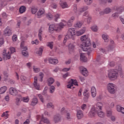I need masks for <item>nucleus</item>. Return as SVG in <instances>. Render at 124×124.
<instances>
[{"mask_svg": "<svg viewBox=\"0 0 124 124\" xmlns=\"http://www.w3.org/2000/svg\"><path fill=\"white\" fill-rule=\"evenodd\" d=\"M80 40L83 42V45L80 46V48L84 52H88V54L92 53V48H91V40L89 36L84 35L80 37Z\"/></svg>", "mask_w": 124, "mask_h": 124, "instance_id": "obj_1", "label": "nucleus"}, {"mask_svg": "<svg viewBox=\"0 0 124 124\" xmlns=\"http://www.w3.org/2000/svg\"><path fill=\"white\" fill-rule=\"evenodd\" d=\"M119 72L120 73V76L123 77L122 73H123V70L122 69V65H118L116 69L109 70L108 71V75L106 77H108L110 80H116L119 77Z\"/></svg>", "mask_w": 124, "mask_h": 124, "instance_id": "obj_2", "label": "nucleus"}, {"mask_svg": "<svg viewBox=\"0 0 124 124\" xmlns=\"http://www.w3.org/2000/svg\"><path fill=\"white\" fill-rule=\"evenodd\" d=\"M65 26H66V22L64 21V19L62 20L61 22L58 24L50 25L48 28V31L51 33L54 31H60Z\"/></svg>", "mask_w": 124, "mask_h": 124, "instance_id": "obj_3", "label": "nucleus"}, {"mask_svg": "<svg viewBox=\"0 0 124 124\" xmlns=\"http://www.w3.org/2000/svg\"><path fill=\"white\" fill-rule=\"evenodd\" d=\"M76 35V31H75V29L74 28H70L69 29L67 35L65 36L63 43L65 44V43H66V40L69 39V38H72V39H74V36Z\"/></svg>", "mask_w": 124, "mask_h": 124, "instance_id": "obj_4", "label": "nucleus"}, {"mask_svg": "<svg viewBox=\"0 0 124 124\" xmlns=\"http://www.w3.org/2000/svg\"><path fill=\"white\" fill-rule=\"evenodd\" d=\"M107 90L111 94H114L117 92V87L113 83H109L108 84Z\"/></svg>", "mask_w": 124, "mask_h": 124, "instance_id": "obj_5", "label": "nucleus"}, {"mask_svg": "<svg viewBox=\"0 0 124 124\" xmlns=\"http://www.w3.org/2000/svg\"><path fill=\"white\" fill-rule=\"evenodd\" d=\"M114 10L118 11V12L112 14L111 16L112 17H113V18H114V19H117V18L119 17V14H121V13H122L124 11V7L118 9V7H117V6H114Z\"/></svg>", "mask_w": 124, "mask_h": 124, "instance_id": "obj_6", "label": "nucleus"}, {"mask_svg": "<svg viewBox=\"0 0 124 124\" xmlns=\"http://www.w3.org/2000/svg\"><path fill=\"white\" fill-rule=\"evenodd\" d=\"M3 35L5 36H10L12 35V30L11 28L7 27L3 31Z\"/></svg>", "mask_w": 124, "mask_h": 124, "instance_id": "obj_7", "label": "nucleus"}, {"mask_svg": "<svg viewBox=\"0 0 124 124\" xmlns=\"http://www.w3.org/2000/svg\"><path fill=\"white\" fill-rule=\"evenodd\" d=\"M96 115V110H95V107L94 106H93L91 108L90 111L88 113V116L90 118H93L95 117Z\"/></svg>", "mask_w": 124, "mask_h": 124, "instance_id": "obj_8", "label": "nucleus"}, {"mask_svg": "<svg viewBox=\"0 0 124 124\" xmlns=\"http://www.w3.org/2000/svg\"><path fill=\"white\" fill-rule=\"evenodd\" d=\"M19 92L20 91L17 90L16 88L13 87H11L9 90V93L11 95H17Z\"/></svg>", "mask_w": 124, "mask_h": 124, "instance_id": "obj_9", "label": "nucleus"}, {"mask_svg": "<svg viewBox=\"0 0 124 124\" xmlns=\"http://www.w3.org/2000/svg\"><path fill=\"white\" fill-rule=\"evenodd\" d=\"M111 12H112V9L109 7H107L104 9L103 11L100 12L99 14L101 15H104V14H109Z\"/></svg>", "mask_w": 124, "mask_h": 124, "instance_id": "obj_10", "label": "nucleus"}, {"mask_svg": "<svg viewBox=\"0 0 124 124\" xmlns=\"http://www.w3.org/2000/svg\"><path fill=\"white\" fill-rule=\"evenodd\" d=\"M68 49L69 54H72L74 52V50H75V46L73 43H70L68 45Z\"/></svg>", "mask_w": 124, "mask_h": 124, "instance_id": "obj_11", "label": "nucleus"}, {"mask_svg": "<svg viewBox=\"0 0 124 124\" xmlns=\"http://www.w3.org/2000/svg\"><path fill=\"white\" fill-rule=\"evenodd\" d=\"M80 71L83 76L87 77L89 75V72H88L87 68L83 66L80 67Z\"/></svg>", "mask_w": 124, "mask_h": 124, "instance_id": "obj_12", "label": "nucleus"}, {"mask_svg": "<svg viewBox=\"0 0 124 124\" xmlns=\"http://www.w3.org/2000/svg\"><path fill=\"white\" fill-rule=\"evenodd\" d=\"M33 86L36 90H37L38 91L40 90V85H39V83H37V77H35L34 78Z\"/></svg>", "mask_w": 124, "mask_h": 124, "instance_id": "obj_13", "label": "nucleus"}, {"mask_svg": "<svg viewBox=\"0 0 124 124\" xmlns=\"http://www.w3.org/2000/svg\"><path fill=\"white\" fill-rule=\"evenodd\" d=\"M75 20V16H71L68 21H66V20H64V21L66 23V26L68 25L69 27H71V26H72V23H73V22H74Z\"/></svg>", "mask_w": 124, "mask_h": 124, "instance_id": "obj_14", "label": "nucleus"}, {"mask_svg": "<svg viewBox=\"0 0 124 124\" xmlns=\"http://www.w3.org/2000/svg\"><path fill=\"white\" fill-rule=\"evenodd\" d=\"M3 56L4 59H6V60H9L11 58V54L9 51L6 53V50L4 49L3 52Z\"/></svg>", "mask_w": 124, "mask_h": 124, "instance_id": "obj_15", "label": "nucleus"}, {"mask_svg": "<svg viewBox=\"0 0 124 124\" xmlns=\"http://www.w3.org/2000/svg\"><path fill=\"white\" fill-rule=\"evenodd\" d=\"M80 60L83 62H88V58L86 56V54L81 53L80 55Z\"/></svg>", "mask_w": 124, "mask_h": 124, "instance_id": "obj_16", "label": "nucleus"}, {"mask_svg": "<svg viewBox=\"0 0 124 124\" xmlns=\"http://www.w3.org/2000/svg\"><path fill=\"white\" fill-rule=\"evenodd\" d=\"M85 32H86V27H84L82 29L77 31L76 32V35H77V36H80V35L84 34Z\"/></svg>", "mask_w": 124, "mask_h": 124, "instance_id": "obj_17", "label": "nucleus"}, {"mask_svg": "<svg viewBox=\"0 0 124 124\" xmlns=\"http://www.w3.org/2000/svg\"><path fill=\"white\" fill-rule=\"evenodd\" d=\"M44 14H45V10H44V9H40L37 13V16L38 18H41Z\"/></svg>", "mask_w": 124, "mask_h": 124, "instance_id": "obj_18", "label": "nucleus"}, {"mask_svg": "<svg viewBox=\"0 0 124 124\" xmlns=\"http://www.w3.org/2000/svg\"><path fill=\"white\" fill-rule=\"evenodd\" d=\"M77 117L78 120H81L82 118L84 117L83 111L81 110H78L77 111Z\"/></svg>", "mask_w": 124, "mask_h": 124, "instance_id": "obj_19", "label": "nucleus"}, {"mask_svg": "<svg viewBox=\"0 0 124 124\" xmlns=\"http://www.w3.org/2000/svg\"><path fill=\"white\" fill-rule=\"evenodd\" d=\"M91 93L92 97L94 98L96 96V89H95V87L93 86L91 87Z\"/></svg>", "mask_w": 124, "mask_h": 124, "instance_id": "obj_20", "label": "nucleus"}, {"mask_svg": "<svg viewBox=\"0 0 124 124\" xmlns=\"http://www.w3.org/2000/svg\"><path fill=\"white\" fill-rule=\"evenodd\" d=\"M59 4L62 9H65L66 8H69V6L66 2H60Z\"/></svg>", "mask_w": 124, "mask_h": 124, "instance_id": "obj_21", "label": "nucleus"}, {"mask_svg": "<svg viewBox=\"0 0 124 124\" xmlns=\"http://www.w3.org/2000/svg\"><path fill=\"white\" fill-rule=\"evenodd\" d=\"M89 9V8L88 6H85L83 7H81L78 9V15H81V13H83L84 11H86V10H88Z\"/></svg>", "mask_w": 124, "mask_h": 124, "instance_id": "obj_22", "label": "nucleus"}, {"mask_svg": "<svg viewBox=\"0 0 124 124\" xmlns=\"http://www.w3.org/2000/svg\"><path fill=\"white\" fill-rule=\"evenodd\" d=\"M53 121L55 124L59 123V122H61V116L59 114H56L53 117Z\"/></svg>", "mask_w": 124, "mask_h": 124, "instance_id": "obj_23", "label": "nucleus"}, {"mask_svg": "<svg viewBox=\"0 0 124 124\" xmlns=\"http://www.w3.org/2000/svg\"><path fill=\"white\" fill-rule=\"evenodd\" d=\"M22 49L23 50L22 51V54L24 57H29V53H28V51H27V50H28V47L25 46L24 48Z\"/></svg>", "mask_w": 124, "mask_h": 124, "instance_id": "obj_24", "label": "nucleus"}, {"mask_svg": "<svg viewBox=\"0 0 124 124\" xmlns=\"http://www.w3.org/2000/svg\"><path fill=\"white\" fill-rule=\"evenodd\" d=\"M41 122H43L44 124H50V120L47 118H44V116L42 115L41 119Z\"/></svg>", "mask_w": 124, "mask_h": 124, "instance_id": "obj_25", "label": "nucleus"}, {"mask_svg": "<svg viewBox=\"0 0 124 124\" xmlns=\"http://www.w3.org/2000/svg\"><path fill=\"white\" fill-rule=\"evenodd\" d=\"M48 61L49 63H51L52 64H57V63H59V61L57 59L49 58Z\"/></svg>", "mask_w": 124, "mask_h": 124, "instance_id": "obj_26", "label": "nucleus"}, {"mask_svg": "<svg viewBox=\"0 0 124 124\" xmlns=\"http://www.w3.org/2000/svg\"><path fill=\"white\" fill-rule=\"evenodd\" d=\"M37 103H38V100L35 97L32 99L31 105V106H35Z\"/></svg>", "mask_w": 124, "mask_h": 124, "instance_id": "obj_27", "label": "nucleus"}, {"mask_svg": "<svg viewBox=\"0 0 124 124\" xmlns=\"http://www.w3.org/2000/svg\"><path fill=\"white\" fill-rule=\"evenodd\" d=\"M116 109L118 112H121L122 114H124V108L123 107L118 105L116 107Z\"/></svg>", "mask_w": 124, "mask_h": 124, "instance_id": "obj_28", "label": "nucleus"}, {"mask_svg": "<svg viewBox=\"0 0 124 124\" xmlns=\"http://www.w3.org/2000/svg\"><path fill=\"white\" fill-rule=\"evenodd\" d=\"M7 91V87L6 86H3L0 88V94H2Z\"/></svg>", "mask_w": 124, "mask_h": 124, "instance_id": "obj_29", "label": "nucleus"}, {"mask_svg": "<svg viewBox=\"0 0 124 124\" xmlns=\"http://www.w3.org/2000/svg\"><path fill=\"white\" fill-rule=\"evenodd\" d=\"M96 107L97 109L99 110H102V107H103V104L100 102H98L96 104Z\"/></svg>", "mask_w": 124, "mask_h": 124, "instance_id": "obj_30", "label": "nucleus"}, {"mask_svg": "<svg viewBox=\"0 0 124 124\" xmlns=\"http://www.w3.org/2000/svg\"><path fill=\"white\" fill-rule=\"evenodd\" d=\"M83 22L78 21L75 24V27L78 29H80V28H81L82 26H83Z\"/></svg>", "mask_w": 124, "mask_h": 124, "instance_id": "obj_31", "label": "nucleus"}, {"mask_svg": "<svg viewBox=\"0 0 124 124\" xmlns=\"http://www.w3.org/2000/svg\"><path fill=\"white\" fill-rule=\"evenodd\" d=\"M102 37L105 42H108V41H109V39H108V35L104 34L102 35Z\"/></svg>", "mask_w": 124, "mask_h": 124, "instance_id": "obj_32", "label": "nucleus"}, {"mask_svg": "<svg viewBox=\"0 0 124 124\" xmlns=\"http://www.w3.org/2000/svg\"><path fill=\"white\" fill-rule=\"evenodd\" d=\"M84 96L83 99L85 102H88V100H89V98H90V93L87 94H83Z\"/></svg>", "mask_w": 124, "mask_h": 124, "instance_id": "obj_33", "label": "nucleus"}, {"mask_svg": "<svg viewBox=\"0 0 124 124\" xmlns=\"http://www.w3.org/2000/svg\"><path fill=\"white\" fill-rule=\"evenodd\" d=\"M47 82L48 83V86H51L55 82V79L53 78H49L47 79Z\"/></svg>", "mask_w": 124, "mask_h": 124, "instance_id": "obj_34", "label": "nucleus"}, {"mask_svg": "<svg viewBox=\"0 0 124 124\" xmlns=\"http://www.w3.org/2000/svg\"><path fill=\"white\" fill-rule=\"evenodd\" d=\"M8 113H9V111H6L5 112H3L1 115V117H3L5 119H8V117H9V114H8Z\"/></svg>", "mask_w": 124, "mask_h": 124, "instance_id": "obj_35", "label": "nucleus"}, {"mask_svg": "<svg viewBox=\"0 0 124 124\" xmlns=\"http://www.w3.org/2000/svg\"><path fill=\"white\" fill-rule=\"evenodd\" d=\"M37 8L36 7L32 6L31 7V12L32 14H35L37 12Z\"/></svg>", "mask_w": 124, "mask_h": 124, "instance_id": "obj_36", "label": "nucleus"}, {"mask_svg": "<svg viewBox=\"0 0 124 124\" xmlns=\"http://www.w3.org/2000/svg\"><path fill=\"white\" fill-rule=\"evenodd\" d=\"M67 88L68 89H74V87H73V84H72V82H71V80L69 81L67 83Z\"/></svg>", "mask_w": 124, "mask_h": 124, "instance_id": "obj_37", "label": "nucleus"}, {"mask_svg": "<svg viewBox=\"0 0 124 124\" xmlns=\"http://www.w3.org/2000/svg\"><path fill=\"white\" fill-rule=\"evenodd\" d=\"M91 29L94 32H97V31H98L97 26H96V25L92 26L91 27Z\"/></svg>", "mask_w": 124, "mask_h": 124, "instance_id": "obj_38", "label": "nucleus"}, {"mask_svg": "<svg viewBox=\"0 0 124 124\" xmlns=\"http://www.w3.org/2000/svg\"><path fill=\"white\" fill-rule=\"evenodd\" d=\"M70 81L72 82V84H73V85H74V86H76L77 87H78L79 86V84H78V81H77V80L71 79Z\"/></svg>", "mask_w": 124, "mask_h": 124, "instance_id": "obj_39", "label": "nucleus"}, {"mask_svg": "<svg viewBox=\"0 0 124 124\" xmlns=\"http://www.w3.org/2000/svg\"><path fill=\"white\" fill-rule=\"evenodd\" d=\"M46 46H47V47L50 48V49H53V47L54 46V42H50L47 43L46 44Z\"/></svg>", "mask_w": 124, "mask_h": 124, "instance_id": "obj_40", "label": "nucleus"}, {"mask_svg": "<svg viewBox=\"0 0 124 124\" xmlns=\"http://www.w3.org/2000/svg\"><path fill=\"white\" fill-rule=\"evenodd\" d=\"M56 90V88H55V86L52 85L49 88V93H54L55 92V91Z\"/></svg>", "mask_w": 124, "mask_h": 124, "instance_id": "obj_41", "label": "nucleus"}, {"mask_svg": "<svg viewBox=\"0 0 124 124\" xmlns=\"http://www.w3.org/2000/svg\"><path fill=\"white\" fill-rule=\"evenodd\" d=\"M43 77H44V74L42 72H40L39 73V80L40 82H42L43 81Z\"/></svg>", "mask_w": 124, "mask_h": 124, "instance_id": "obj_42", "label": "nucleus"}, {"mask_svg": "<svg viewBox=\"0 0 124 124\" xmlns=\"http://www.w3.org/2000/svg\"><path fill=\"white\" fill-rule=\"evenodd\" d=\"M19 12L22 14V13H24V12H25L26 11V7L24 6H22L19 8Z\"/></svg>", "mask_w": 124, "mask_h": 124, "instance_id": "obj_43", "label": "nucleus"}, {"mask_svg": "<svg viewBox=\"0 0 124 124\" xmlns=\"http://www.w3.org/2000/svg\"><path fill=\"white\" fill-rule=\"evenodd\" d=\"M97 114L100 118H104L105 117V114L103 111L98 112Z\"/></svg>", "mask_w": 124, "mask_h": 124, "instance_id": "obj_44", "label": "nucleus"}, {"mask_svg": "<svg viewBox=\"0 0 124 124\" xmlns=\"http://www.w3.org/2000/svg\"><path fill=\"white\" fill-rule=\"evenodd\" d=\"M42 31H43L42 28H41L39 31V34H38V37L40 41H42V37L41 36V34H42Z\"/></svg>", "mask_w": 124, "mask_h": 124, "instance_id": "obj_45", "label": "nucleus"}, {"mask_svg": "<svg viewBox=\"0 0 124 124\" xmlns=\"http://www.w3.org/2000/svg\"><path fill=\"white\" fill-rule=\"evenodd\" d=\"M61 15L60 14H56L54 16V19L56 22L58 21V19H60Z\"/></svg>", "mask_w": 124, "mask_h": 124, "instance_id": "obj_46", "label": "nucleus"}, {"mask_svg": "<svg viewBox=\"0 0 124 124\" xmlns=\"http://www.w3.org/2000/svg\"><path fill=\"white\" fill-rule=\"evenodd\" d=\"M33 70L35 73H38V72H39V71H40V69L37 67H36L35 66H33Z\"/></svg>", "mask_w": 124, "mask_h": 124, "instance_id": "obj_47", "label": "nucleus"}, {"mask_svg": "<svg viewBox=\"0 0 124 124\" xmlns=\"http://www.w3.org/2000/svg\"><path fill=\"white\" fill-rule=\"evenodd\" d=\"M22 100L23 101V102L28 103L29 101H30V98H29V96L23 97L22 98Z\"/></svg>", "mask_w": 124, "mask_h": 124, "instance_id": "obj_48", "label": "nucleus"}, {"mask_svg": "<svg viewBox=\"0 0 124 124\" xmlns=\"http://www.w3.org/2000/svg\"><path fill=\"white\" fill-rule=\"evenodd\" d=\"M42 52H43V49L40 47L39 50L36 52V53L37 55H39V56H41V55H42Z\"/></svg>", "mask_w": 124, "mask_h": 124, "instance_id": "obj_49", "label": "nucleus"}, {"mask_svg": "<svg viewBox=\"0 0 124 124\" xmlns=\"http://www.w3.org/2000/svg\"><path fill=\"white\" fill-rule=\"evenodd\" d=\"M67 113V111L65 110V108H63L61 110V114L62 115H65Z\"/></svg>", "mask_w": 124, "mask_h": 124, "instance_id": "obj_50", "label": "nucleus"}, {"mask_svg": "<svg viewBox=\"0 0 124 124\" xmlns=\"http://www.w3.org/2000/svg\"><path fill=\"white\" fill-rule=\"evenodd\" d=\"M46 17L48 20H52L53 18V15L51 13H48L46 15Z\"/></svg>", "mask_w": 124, "mask_h": 124, "instance_id": "obj_51", "label": "nucleus"}, {"mask_svg": "<svg viewBox=\"0 0 124 124\" xmlns=\"http://www.w3.org/2000/svg\"><path fill=\"white\" fill-rule=\"evenodd\" d=\"M32 65V62H29L26 63V66L29 69H31V66Z\"/></svg>", "mask_w": 124, "mask_h": 124, "instance_id": "obj_52", "label": "nucleus"}, {"mask_svg": "<svg viewBox=\"0 0 124 124\" xmlns=\"http://www.w3.org/2000/svg\"><path fill=\"white\" fill-rule=\"evenodd\" d=\"M84 2L87 5H90L93 2V0H84Z\"/></svg>", "mask_w": 124, "mask_h": 124, "instance_id": "obj_53", "label": "nucleus"}, {"mask_svg": "<svg viewBox=\"0 0 124 124\" xmlns=\"http://www.w3.org/2000/svg\"><path fill=\"white\" fill-rule=\"evenodd\" d=\"M47 107L48 108H52V109H54L55 107L54 106V105H53V104L52 103H48L47 104Z\"/></svg>", "mask_w": 124, "mask_h": 124, "instance_id": "obj_54", "label": "nucleus"}, {"mask_svg": "<svg viewBox=\"0 0 124 124\" xmlns=\"http://www.w3.org/2000/svg\"><path fill=\"white\" fill-rule=\"evenodd\" d=\"M73 11L75 13H77V14L78 15V10H77V5H74L73 6Z\"/></svg>", "mask_w": 124, "mask_h": 124, "instance_id": "obj_55", "label": "nucleus"}, {"mask_svg": "<svg viewBox=\"0 0 124 124\" xmlns=\"http://www.w3.org/2000/svg\"><path fill=\"white\" fill-rule=\"evenodd\" d=\"M87 104H83L81 106V108L83 110V111H85V110L87 109Z\"/></svg>", "mask_w": 124, "mask_h": 124, "instance_id": "obj_56", "label": "nucleus"}, {"mask_svg": "<svg viewBox=\"0 0 124 124\" xmlns=\"http://www.w3.org/2000/svg\"><path fill=\"white\" fill-rule=\"evenodd\" d=\"M87 19V24H90L92 21V16H90L86 18Z\"/></svg>", "mask_w": 124, "mask_h": 124, "instance_id": "obj_57", "label": "nucleus"}, {"mask_svg": "<svg viewBox=\"0 0 124 124\" xmlns=\"http://www.w3.org/2000/svg\"><path fill=\"white\" fill-rule=\"evenodd\" d=\"M107 117H111L112 116V110H107Z\"/></svg>", "mask_w": 124, "mask_h": 124, "instance_id": "obj_58", "label": "nucleus"}, {"mask_svg": "<svg viewBox=\"0 0 124 124\" xmlns=\"http://www.w3.org/2000/svg\"><path fill=\"white\" fill-rule=\"evenodd\" d=\"M31 44H35V45H38L39 44V42L38 41V40H35L34 41H32L31 42Z\"/></svg>", "mask_w": 124, "mask_h": 124, "instance_id": "obj_59", "label": "nucleus"}, {"mask_svg": "<svg viewBox=\"0 0 124 124\" xmlns=\"http://www.w3.org/2000/svg\"><path fill=\"white\" fill-rule=\"evenodd\" d=\"M38 95L41 102H43V103L44 102V98H43V96H42V95H41V94H39Z\"/></svg>", "mask_w": 124, "mask_h": 124, "instance_id": "obj_60", "label": "nucleus"}, {"mask_svg": "<svg viewBox=\"0 0 124 124\" xmlns=\"http://www.w3.org/2000/svg\"><path fill=\"white\" fill-rule=\"evenodd\" d=\"M82 92H83V89L80 88L78 93V96H79V97H81V96H82Z\"/></svg>", "mask_w": 124, "mask_h": 124, "instance_id": "obj_61", "label": "nucleus"}, {"mask_svg": "<svg viewBox=\"0 0 124 124\" xmlns=\"http://www.w3.org/2000/svg\"><path fill=\"white\" fill-rule=\"evenodd\" d=\"M17 39H18V38L17 37V35H14L12 37L13 41H14V42H15V41H17Z\"/></svg>", "mask_w": 124, "mask_h": 124, "instance_id": "obj_62", "label": "nucleus"}, {"mask_svg": "<svg viewBox=\"0 0 124 124\" xmlns=\"http://www.w3.org/2000/svg\"><path fill=\"white\" fill-rule=\"evenodd\" d=\"M57 6H58V5L56 4H55V3H52L51 4V7H52L54 9H56V8H57Z\"/></svg>", "mask_w": 124, "mask_h": 124, "instance_id": "obj_63", "label": "nucleus"}, {"mask_svg": "<svg viewBox=\"0 0 124 124\" xmlns=\"http://www.w3.org/2000/svg\"><path fill=\"white\" fill-rule=\"evenodd\" d=\"M83 17H85L86 18H88L90 16L89 15V13L87 12H85L83 15Z\"/></svg>", "mask_w": 124, "mask_h": 124, "instance_id": "obj_64", "label": "nucleus"}]
</instances>
